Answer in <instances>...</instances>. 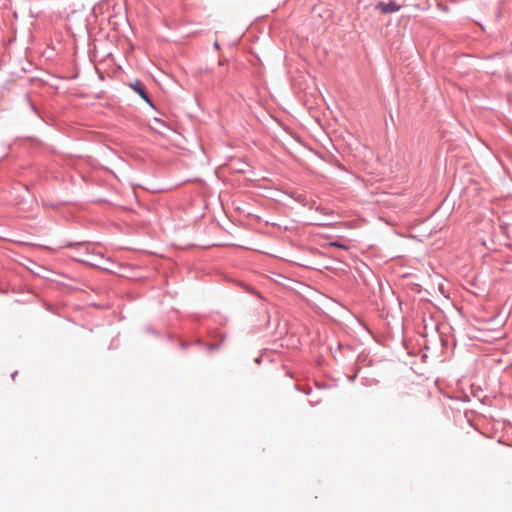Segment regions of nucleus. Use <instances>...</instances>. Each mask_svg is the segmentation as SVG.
Instances as JSON below:
<instances>
[{
    "label": "nucleus",
    "instance_id": "f257e3e1",
    "mask_svg": "<svg viewBox=\"0 0 512 512\" xmlns=\"http://www.w3.org/2000/svg\"><path fill=\"white\" fill-rule=\"evenodd\" d=\"M382 13H392L399 10V6H397L395 3H384L379 2L376 6Z\"/></svg>",
    "mask_w": 512,
    "mask_h": 512
},
{
    "label": "nucleus",
    "instance_id": "f03ea898",
    "mask_svg": "<svg viewBox=\"0 0 512 512\" xmlns=\"http://www.w3.org/2000/svg\"><path fill=\"white\" fill-rule=\"evenodd\" d=\"M132 88L141 96L142 99L151 104L150 99L140 82L133 84Z\"/></svg>",
    "mask_w": 512,
    "mask_h": 512
},
{
    "label": "nucleus",
    "instance_id": "7ed1b4c3",
    "mask_svg": "<svg viewBox=\"0 0 512 512\" xmlns=\"http://www.w3.org/2000/svg\"><path fill=\"white\" fill-rule=\"evenodd\" d=\"M330 245H332V246H336V247H341V248L343 247L342 245L337 244V243H331Z\"/></svg>",
    "mask_w": 512,
    "mask_h": 512
}]
</instances>
